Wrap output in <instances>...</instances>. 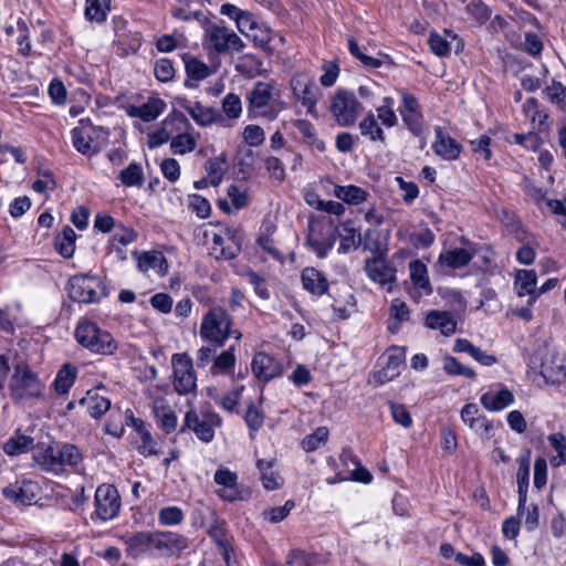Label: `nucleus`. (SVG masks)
Instances as JSON below:
<instances>
[{"label":"nucleus","instance_id":"obj_1","mask_svg":"<svg viewBox=\"0 0 566 566\" xmlns=\"http://www.w3.org/2000/svg\"><path fill=\"white\" fill-rule=\"evenodd\" d=\"M340 239L339 250L347 252L359 245L364 247L365 238L354 227L352 221H335L324 214H311L308 219V243L315 248L318 256L324 258L334 245L336 238Z\"/></svg>","mask_w":566,"mask_h":566},{"label":"nucleus","instance_id":"obj_2","mask_svg":"<svg viewBox=\"0 0 566 566\" xmlns=\"http://www.w3.org/2000/svg\"><path fill=\"white\" fill-rule=\"evenodd\" d=\"M199 334L202 340L214 347H223L230 337L242 338V333L233 328L232 317L221 306H212L203 314Z\"/></svg>","mask_w":566,"mask_h":566},{"label":"nucleus","instance_id":"obj_3","mask_svg":"<svg viewBox=\"0 0 566 566\" xmlns=\"http://www.w3.org/2000/svg\"><path fill=\"white\" fill-rule=\"evenodd\" d=\"M33 459L41 470L60 474L65 471L66 467L76 469L81 464L83 455L76 446L62 443L36 451Z\"/></svg>","mask_w":566,"mask_h":566},{"label":"nucleus","instance_id":"obj_4","mask_svg":"<svg viewBox=\"0 0 566 566\" xmlns=\"http://www.w3.org/2000/svg\"><path fill=\"white\" fill-rule=\"evenodd\" d=\"M248 109L254 117L274 120L284 108L280 92L273 81L256 82L248 94Z\"/></svg>","mask_w":566,"mask_h":566},{"label":"nucleus","instance_id":"obj_5","mask_svg":"<svg viewBox=\"0 0 566 566\" xmlns=\"http://www.w3.org/2000/svg\"><path fill=\"white\" fill-rule=\"evenodd\" d=\"M370 235L369 231L366 232L364 250L373 252L374 255L366 259L364 270L373 282L391 292L396 282V269L388 264L382 255L380 243L371 240Z\"/></svg>","mask_w":566,"mask_h":566},{"label":"nucleus","instance_id":"obj_6","mask_svg":"<svg viewBox=\"0 0 566 566\" xmlns=\"http://www.w3.org/2000/svg\"><path fill=\"white\" fill-rule=\"evenodd\" d=\"M43 382L25 363L15 364L9 381L10 396L15 403L40 398L43 396Z\"/></svg>","mask_w":566,"mask_h":566},{"label":"nucleus","instance_id":"obj_7","mask_svg":"<svg viewBox=\"0 0 566 566\" xmlns=\"http://www.w3.org/2000/svg\"><path fill=\"white\" fill-rule=\"evenodd\" d=\"M75 338L82 346L96 354L111 355L117 348L113 336L107 331L87 321L77 325Z\"/></svg>","mask_w":566,"mask_h":566},{"label":"nucleus","instance_id":"obj_8","mask_svg":"<svg viewBox=\"0 0 566 566\" xmlns=\"http://www.w3.org/2000/svg\"><path fill=\"white\" fill-rule=\"evenodd\" d=\"M81 126L72 129V143L83 155H93L107 142L108 130L102 126H93L90 120L82 119Z\"/></svg>","mask_w":566,"mask_h":566},{"label":"nucleus","instance_id":"obj_9","mask_svg":"<svg viewBox=\"0 0 566 566\" xmlns=\"http://www.w3.org/2000/svg\"><path fill=\"white\" fill-rule=\"evenodd\" d=\"M205 45L219 54L239 53L245 46L234 31L219 24L206 29Z\"/></svg>","mask_w":566,"mask_h":566},{"label":"nucleus","instance_id":"obj_10","mask_svg":"<svg viewBox=\"0 0 566 566\" xmlns=\"http://www.w3.org/2000/svg\"><path fill=\"white\" fill-rule=\"evenodd\" d=\"M217 231H211V253L216 259L232 260L241 251L242 234L232 228L218 226Z\"/></svg>","mask_w":566,"mask_h":566},{"label":"nucleus","instance_id":"obj_11","mask_svg":"<svg viewBox=\"0 0 566 566\" xmlns=\"http://www.w3.org/2000/svg\"><path fill=\"white\" fill-rule=\"evenodd\" d=\"M361 111L363 106L354 93L338 90L334 94L331 102V112L338 125L344 127L353 125Z\"/></svg>","mask_w":566,"mask_h":566},{"label":"nucleus","instance_id":"obj_12","mask_svg":"<svg viewBox=\"0 0 566 566\" xmlns=\"http://www.w3.org/2000/svg\"><path fill=\"white\" fill-rule=\"evenodd\" d=\"M94 504L95 511L92 517L103 522L111 521L119 513L120 495L114 485L101 484L95 491Z\"/></svg>","mask_w":566,"mask_h":566},{"label":"nucleus","instance_id":"obj_13","mask_svg":"<svg viewBox=\"0 0 566 566\" xmlns=\"http://www.w3.org/2000/svg\"><path fill=\"white\" fill-rule=\"evenodd\" d=\"M174 388L180 395H187L196 389V375L192 359L186 354H174Z\"/></svg>","mask_w":566,"mask_h":566},{"label":"nucleus","instance_id":"obj_14","mask_svg":"<svg viewBox=\"0 0 566 566\" xmlns=\"http://www.w3.org/2000/svg\"><path fill=\"white\" fill-rule=\"evenodd\" d=\"M401 97V105L398 111L406 127L416 136L421 135L423 115L418 98L407 92L406 90L399 91Z\"/></svg>","mask_w":566,"mask_h":566},{"label":"nucleus","instance_id":"obj_15","mask_svg":"<svg viewBox=\"0 0 566 566\" xmlns=\"http://www.w3.org/2000/svg\"><path fill=\"white\" fill-rule=\"evenodd\" d=\"M101 282L95 276L75 275L69 280V296L78 303H94L98 300Z\"/></svg>","mask_w":566,"mask_h":566},{"label":"nucleus","instance_id":"obj_16","mask_svg":"<svg viewBox=\"0 0 566 566\" xmlns=\"http://www.w3.org/2000/svg\"><path fill=\"white\" fill-rule=\"evenodd\" d=\"M541 355L539 374L546 381L562 382L566 380V361L556 350L544 347Z\"/></svg>","mask_w":566,"mask_h":566},{"label":"nucleus","instance_id":"obj_17","mask_svg":"<svg viewBox=\"0 0 566 566\" xmlns=\"http://www.w3.org/2000/svg\"><path fill=\"white\" fill-rule=\"evenodd\" d=\"M291 87L294 96L306 107L308 113H313L316 106L318 87L315 82L306 74H295L291 80Z\"/></svg>","mask_w":566,"mask_h":566},{"label":"nucleus","instance_id":"obj_18","mask_svg":"<svg viewBox=\"0 0 566 566\" xmlns=\"http://www.w3.org/2000/svg\"><path fill=\"white\" fill-rule=\"evenodd\" d=\"M221 424V419L216 413L203 415L200 418L195 411H188L185 417V427L191 429L198 439L210 442L214 437V427Z\"/></svg>","mask_w":566,"mask_h":566},{"label":"nucleus","instance_id":"obj_19","mask_svg":"<svg viewBox=\"0 0 566 566\" xmlns=\"http://www.w3.org/2000/svg\"><path fill=\"white\" fill-rule=\"evenodd\" d=\"M384 358L386 359L384 366L375 374V378L379 384L388 382L399 376L405 365V348L392 346L386 352Z\"/></svg>","mask_w":566,"mask_h":566},{"label":"nucleus","instance_id":"obj_20","mask_svg":"<svg viewBox=\"0 0 566 566\" xmlns=\"http://www.w3.org/2000/svg\"><path fill=\"white\" fill-rule=\"evenodd\" d=\"M189 546L186 536L174 532H155L154 549L165 556L180 554Z\"/></svg>","mask_w":566,"mask_h":566},{"label":"nucleus","instance_id":"obj_21","mask_svg":"<svg viewBox=\"0 0 566 566\" xmlns=\"http://www.w3.org/2000/svg\"><path fill=\"white\" fill-rule=\"evenodd\" d=\"M436 139L432 149L436 155L444 160H455L462 150L461 145L453 139L444 128L438 126L434 129Z\"/></svg>","mask_w":566,"mask_h":566},{"label":"nucleus","instance_id":"obj_22","mask_svg":"<svg viewBox=\"0 0 566 566\" xmlns=\"http://www.w3.org/2000/svg\"><path fill=\"white\" fill-rule=\"evenodd\" d=\"M214 482L222 486L218 495L226 501L241 500V492L238 486V475L227 468L218 469L213 476Z\"/></svg>","mask_w":566,"mask_h":566},{"label":"nucleus","instance_id":"obj_23","mask_svg":"<svg viewBox=\"0 0 566 566\" xmlns=\"http://www.w3.org/2000/svg\"><path fill=\"white\" fill-rule=\"evenodd\" d=\"M254 376L262 381H269L281 374L280 364L269 354H255L251 364Z\"/></svg>","mask_w":566,"mask_h":566},{"label":"nucleus","instance_id":"obj_24","mask_svg":"<svg viewBox=\"0 0 566 566\" xmlns=\"http://www.w3.org/2000/svg\"><path fill=\"white\" fill-rule=\"evenodd\" d=\"M137 259V268L144 273L153 272L159 276H164L168 272V263L165 255L159 251H145L139 254L135 253Z\"/></svg>","mask_w":566,"mask_h":566},{"label":"nucleus","instance_id":"obj_25","mask_svg":"<svg viewBox=\"0 0 566 566\" xmlns=\"http://www.w3.org/2000/svg\"><path fill=\"white\" fill-rule=\"evenodd\" d=\"M191 118L200 126H209L222 120L221 114L213 107L203 106L199 102H187L181 105Z\"/></svg>","mask_w":566,"mask_h":566},{"label":"nucleus","instance_id":"obj_26","mask_svg":"<svg viewBox=\"0 0 566 566\" xmlns=\"http://www.w3.org/2000/svg\"><path fill=\"white\" fill-rule=\"evenodd\" d=\"M104 389V387H96L93 390H88L86 396L80 400V403L86 407L90 416L95 419L105 415L111 407V400L99 394Z\"/></svg>","mask_w":566,"mask_h":566},{"label":"nucleus","instance_id":"obj_27","mask_svg":"<svg viewBox=\"0 0 566 566\" xmlns=\"http://www.w3.org/2000/svg\"><path fill=\"white\" fill-rule=\"evenodd\" d=\"M303 287L313 295L322 296L328 292L326 276L315 268H305L301 274Z\"/></svg>","mask_w":566,"mask_h":566},{"label":"nucleus","instance_id":"obj_28","mask_svg":"<svg viewBox=\"0 0 566 566\" xmlns=\"http://www.w3.org/2000/svg\"><path fill=\"white\" fill-rule=\"evenodd\" d=\"M129 555L137 556L154 549L155 532H135L124 537Z\"/></svg>","mask_w":566,"mask_h":566},{"label":"nucleus","instance_id":"obj_29","mask_svg":"<svg viewBox=\"0 0 566 566\" xmlns=\"http://www.w3.org/2000/svg\"><path fill=\"white\" fill-rule=\"evenodd\" d=\"M153 412L157 419L158 426L167 433L174 431L177 427V417L171 410L167 400L164 398H156L153 401Z\"/></svg>","mask_w":566,"mask_h":566},{"label":"nucleus","instance_id":"obj_30","mask_svg":"<svg viewBox=\"0 0 566 566\" xmlns=\"http://www.w3.org/2000/svg\"><path fill=\"white\" fill-rule=\"evenodd\" d=\"M205 171H206V181L209 182V185L217 187L219 186L224 175L228 171V163H227V155L224 153L220 154L219 156L211 157L205 163Z\"/></svg>","mask_w":566,"mask_h":566},{"label":"nucleus","instance_id":"obj_31","mask_svg":"<svg viewBox=\"0 0 566 566\" xmlns=\"http://www.w3.org/2000/svg\"><path fill=\"white\" fill-rule=\"evenodd\" d=\"M515 286L518 296L528 295V304L533 305L538 297L536 290V273L533 270H520L516 273Z\"/></svg>","mask_w":566,"mask_h":566},{"label":"nucleus","instance_id":"obj_32","mask_svg":"<svg viewBox=\"0 0 566 566\" xmlns=\"http://www.w3.org/2000/svg\"><path fill=\"white\" fill-rule=\"evenodd\" d=\"M426 326L431 329H440L446 335H452L457 329V322L449 312L431 311L427 314Z\"/></svg>","mask_w":566,"mask_h":566},{"label":"nucleus","instance_id":"obj_33","mask_svg":"<svg viewBox=\"0 0 566 566\" xmlns=\"http://www.w3.org/2000/svg\"><path fill=\"white\" fill-rule=\"evenodd\" d=\"M514 402V395L506 388L496 392L488 391L481 396L482 406L490 411H500Z\"/></svg>","mask_w":566,"mask_h":566},{"label":"nucleus","instance_id":"obj_34","mask_svg":"<svg viewBox=\"0 0 566 566\" xmlns=\"http://www.w3.org/2000/svg\"><path fill=\"white\" fill-rule=\"evenodd\" d=\"M530 481V457H522L518 460V470L516 474L517 492H518V507L520 514L524 510L527 501V488Z\"/></svg>","mask_w":566,"mask_h":566},{"label":"nucleus","instance_id":"obj_35","mask_svg":"<svg viewBox=\"0 0 566 566\" xmlns=\"http://www.w3.org/2000/svg\"><path fill=\"white\" fill-rule=\"evenodd\" d=\"M359 130L370 142L386 144V134L373 112H368L360 120Z\"/></svg>","mask_w":566,"mask_h":566},{"label":"nucleus","instance_id":"obj_36","mask_svg":"<svg viewBox=\"0 0 566 566\" xmlns=\"http://www.w3.org/2000/svg\"><path fill=\"white\" fill-rule=\"evenodd\" d=\"M34 447V439L32 437L22 434L20 430H17L12 437H10L3 444V451L8 455H19L27 453Z\"/></svg>","mask_w":566,"mask_h":566},{"label":"nucleus","instance_id":"obj_37","mask_svg":"<svg viewBox=\"0 0 566 566\" xmlns=\"http://www.w3.org/2000/svg\"><path fill=\"white\" fill-rule=\"evenodd\" d=\"M166 104L160 98H149L145 104L132 107L129 115L139 117L145 122L156 119L165 109Z\"/></svg>","mask_w":566,"mask_h":566},{"label":"nucleus","instance_id":"obj_38","mask_svg":"<svg viewBox=\"0 0 566 566\" xmlns=\"http://www.w3.org/2000/svg\"><path fill=\"white\" fill-rule=\"evenodd\" d=\"M472 258L473 253H471L469 250L455 248L442 252L439 256V261L451 269H460L468 265Z\"/></svg>","mask_w":566,"mask_h":566},{"label":"nucleus","instance_id":"obj_39","mask_svg":"<svg viewBox=\"0 0 566 566\" xmlns=\"http://www.w3.org/2000/svg\"><path fill=\"white\" fill-rule=\"evenodd\" d=\"M235 347L230 346L228 349L222 350L219 355L213 357V364H211L210 373L216 376L219 374H230L233 371L235 366Z\"/></svg>","mask_w":566,"mask_h":566},{"label":"nucleus","instance_id":"obj_40","mask_svg":"<svg viewBox=\"0 0 566 566\" xmlns=\"http://www.w3.org/2000/svg\"><path fill=\"white\" fill-rule=\"evenodd\" d=\"M409 272L410 279L416 287L423 290L426 294H430L432 292L428 276V270L422 261H411L409 263Z\"/></svg>","mask_w":566,"mask_h":566},{"label":"nucleus","instance_id":"obj_41","mask_svg":"<svg viewBox=\"0 0 566 566\" xmlns=\"http://www.w3.org/2000/svg\"><path fill=\"white\" fill-rule=\"evenodd\" d=\"M209 514L211 517V521L206 524L203 523V526L206 527L207 533L209 536L213 539V542L222 548L224 556H228V541L226 536V528L223 526V523H220L216 516V513L211 510H209Z\"/></svg>","mask_w":566,"mask_h":566},{"label":"nucleus","instance_id":"obj_42","mask_svg":"<svg viewBox=\"0 0 566 566\" xmlns=\"http://www.w3.org/2000/svg\"><path fill=\"white\" fill-rule=\"evenodd\" d=\"M273 461H266V460H258L256 467L261 473V481L264 486V489L272 491L279 489L283 480L282 478L273 471Z\"/></svg>","mask_w":566,"mask_h":566},{"label":"nucleus","instance_id":"obj_43","mask_svg":"<svg viewBox=\"0 0 566 566\" xmlns=\"http://www.w3.org/2000/svg\"><path fill=\"white\" fill-rule=\"evenodd\" d=\"M409 308L405 302L399 298H395L390 305V319L388 323V329L395 334L399 331L400 324L409 319Z\"/></svg>","mask_w":566,"mask_h":566},{"label":"nucleus","instance_id":"obj_44","mask_svg":"<svg viewBox=\"0 0 566 566\" xmlns=\"http://www.w3.org/2000/svg\"><path fill=\"white\" fill-rule=\"evenodd\" d=\"M75 238L74 230L66 226L62 232L55 238V248L63 258H71L75 250Z\"/></svg>","mask_w":566,"mask_h":566},{"label":"nucleus","instance_id":"obj_45","mask_svg":"<svg viewBox=\"0 0 566 566\" xmlns=\"http://www.w3.org/2000/svg\"><path fill=\"white\" fill-rule=\"evenodd\" d=\"M334 195L338 199L349 203V205H359L366 200V191L357 186H335Z\"/></svg>","mask_w":566,"mask_h":566},{"label":"nucleus","instance_id":"obj_46","mask_svg":"<svg viewBox=\"0 0 566 566\" xmlns=\"http://www.w3.org/2000/svg\"><path fill=\"white\" fill-rule=\"evenodd\" d=\"M77 370L72 365H64L57 373L54 387L59 394H66L70 388L73 386L74 380L76 378Z\"/></svg>","mask_w":566,"mask_h":566},{"label":"nucleus","instance_id":"obj_47","mask_svg":"<svg viewBox=\"0 0 566 566\" xmlns=\"http://www.w3.org/2000/svg\"><path fill=\"white\" fill-rule=\"evenodd\" d=\"M548 441L553 449L557 452L555 457L551 459L552 467H559L566 463V438L563 433L556 432L548 436Z\"/></svg>","mask_w":566,"mask_h":566},{"label":"nucleus","instance_id":"obj_48","mask_svg":"<svg viewBox=\"0 0 566 566\" xmlns=\"http://www.w3.org/2000/svg\"><path fill=\"white\" fill-rule=\"evenodd\" d=\"M108 10L109 0H86L85 15L90 21H104Z\"/></svg>","mask_w":566,"mask_h":566},{"label":"nucleus","instance_id":"obj_49","mask_svg":"<svg viewBox=\"0 0 566 566\" xmlns=\"http://www.w3.org/2000/svg\"><path fill=\"white\" fill-rule=\"evenodd\" d=\"M443 370L451 376H464L470 379H474L476 377L475 371L462 365L455 357L453 356H446L443 358Z\"/></svg>","mask_w":566,"mask_h":566},{"label":"nucleus","instance_id":"obj_50","mask_svg":"<svg viewBox=\"0 0 566 566\" xmlns=\"http://www.w3.org/2000/svg\"><path fill=\"white\" fill-rule=\"evenodd\" d=\"M197 142L189 133L178 134L170 142L171 151L175 155H185L196 148Z\"/></svg>","mask_w":566,"mask_h":566},{"label":"nucleus","instance_id":"obj_51","mask_svg":"<svg viewBox=\"0 0 566 566\" xmlns=\"http://www.w3.org/2000/svg\"><path fill=\"white\" fill-rule=\"evenodd\" d=\"M184 520L185 513L178 506H165L158 512V522L164 526L179 525Z\"/></svg>","mask_w":566,"mask_h":566},{"label":"nucleus","instance_id":"obj_52","mask_svg":"<svg viewBox=\"0 0 566 566\" xmlns=\"http://www.w3.org/2000/svg\"><path fill=\"white\" fill-rule=\"evenodd\" d=\"M328 438V429L318 427L312 434L306 436L302 440V447L306 452H312L323 446Z\"/></svg>","mask_w":566,"mask_h":566},{"label":"nucleus","instance_id":"obj_53","mask_svg":"<svg viewBox=\"0 0 566 566\" xmlns=\"http://www.w3.org/2000/svg\"><path fill=\"white\" fill-rule=\"evenodd\" d=\"M222 112L229 119L239 118L242 113L241 98L234 93L227 94L222 99Z\"/></svg>","mask_w":566,"mask_h":566},{"label":"nucleus","instance_id":"obj_54","mask_svg":"<svg viewBox=\"0 0 566 566\" xmlns=\"http://www.w3.org/2000/svg\"><path fill=\"white\" fill-rule=\"evenodd\" d=\"M19 305L15 306V310L6 305L0 308V328L7 334H13L15 331V322L18 321L17 312H19Z\"/></svg>","mask_w":566,"mask_h":566},{"label":"nucleus","instance_id":"obj_55","mask_svg":"<svg viewBox=\"0 0 566 566\" xmlns=\"http://www.w3.org/2000/svg\"><path fill=\"white\" fill-rule=\"evenodd\" d=\"M187 75L196 81L205 80L210 75L209 67L196 57H189L185 61Z\"/></svg>","mask_w":566,"mask_h":566},{"label":"nucleus","instance_id":"obj_56","mask_svg":"<svg viewBox=\"0 0 566 566\" xmlns=\"http://www.w3.org/2000/svg\"><path fill=\"white\" fill-rule=\"evenodd\" d=\"M243 140L251 147H258L264 143L265 133L259 125L250 124L243 129Z\"/></svg>","mask_w":566,"mask_h":566},{"label":"nucleus","instance_id":"obj_57","mask_svg":"<svg viewBox=\"0 0 566 566\" xmlns=\"http://www.w3.org/2000/svg\"><path fill=\"white\" fill-rule=\"evenodd\" d=\"M155 76L158 81L167 83L175 77V69L169 59H159L155 63Z\"/></svg>","mask_w":566,"mask_h":566},{"label":"nucleus","instance_id":"obj_58","mask_svg":"<svg viewBox=\"0 0 566 566\" xmlns=\"http://www.w3.org/2000/svg\"><path fill=\"white\" fill-rule=\"evenodd\" d=\"M120 181L125 186H137L143 182V170L139 165L130 164L119 175Z\"/></svg>","mask_w":566,"mask_h":566},{"label":"nucleus","instance_id":"obj_59","mask_svg":"<svg viewBox=\"0 0 566 566\" xmlns=\"http://www.w3.org/2000/svg\"><path fill=\"white\" fill-rule=\"evenodd\" d=\"M228 197L235 210L244 209L248 206L249 196L242 186L231 185L228 188Z\"/></svg>","mask_w":566,"mask_h":566},{"label":"nucleus","instance_id":"obj_60","mask_svg":"<svg viewBox=\"0 0 566 566\" xmlns=\"http://www.w3.org/2000/svg\"><path fill=\"white\" fill-rule=\"evenodd\" d=\"M305 200L311 207L317 210H325V212H338V210L342 208V205L338 202H325L321 200L317 193L313 191H308L305 193Z\"/></svg>","mask_w":566,"mask_h":566},{"label":"nucleus","instance_id":"obj_61","mask_svg":"<svg viewBox=\"0 0 566 566\" xmlns=\"http://www.w3.org/2000/svg\"><path fill=\"white\" fill-rule=\"evenodd\" d=\"M348 49L349 52L367 67L378 69L382 64V62L379 59L364 54L358 43L354 39L348 40Z\"/></svg>","mask_w":566,"mask_h":566},{"label":"nucleus","instance_id":"obj_62","mask_svg":"<svg viewBox=\"0 0 566 566\" xmlns=\"http://www.w3.org/2000/svg\"><path fill=\"white\" fill-rule=\"evenodd\" d=\"M294 507V502L292 500H289L285 502L283 506L277 507H271L263 512V516L265 520L270 521L271 523H279L283 521L291 510Z\"/></svg>","mask_w":566,"mask_h":566},{"label":"nucleus","instance_id":"obj_63","mask_svg":"<svg viewBox=\"0 0 566 566\" xmlns=\"http://www.w3.org/2000/svg\"><path fill=\"white\" fill-rule=\"evenodd\" d=\"M322 70L323 75L319 78L321 84L325 87L334 85L339 75L338 65L333 61H327L322 65Z\"/></svg>","mask_w":566,"mask_h":566},{"label":"nucleus","instance_id":"obj_64","mask_svg":"<svg viewBox=\"0 0 566 566\" xmlns=\"http://www.w3.org/2000/svg\"><path fill=\"white\" fill-rule=\"evenodd\" d=\"M390 412L392 419L398 424L405 428H409L412 424L411 415L403 405L390 402Z\"/></svg>","mask_w":566,"mask_h":566}]
</instances>
